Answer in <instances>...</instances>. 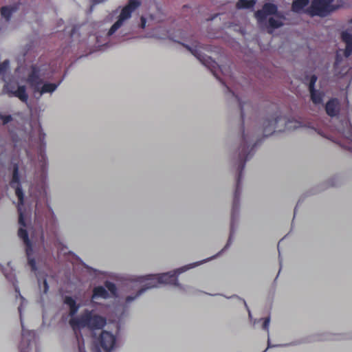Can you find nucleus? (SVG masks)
I'll use <instances>...</instances> for the list:
<instances>
[{"instance_id":"obj_24","label":"nucleus","mask_w":352,"mask_h":352,"mask_svg":"<svg viewBox=\"0 0 352 352\" xmlns=\"http://www.w3.org/2000/svg\"><path fill=\"white\" fill-rule=\"evenodd\" d=\"M18 236L20 239H21L25 245V248H27L28 252L31 250V247H32V243L28 237V234L27 230L24 228H20L18 230Z\"/></svg>"},{"instance_id":"obj_25","label":"nucleus","mask_w":352,"mask_h":352,"mask_svg":"<svg viewBox=\"0 0 352 352\" xmlns=\"http://www.w3.org/2000/svg\"><path fill=\"white\" fill-rule=\"evenodd\" d=\"M25 252L29 265L31 267L32 271H35L36 270V263L35 259L32 256L33 254L32 247H31L30 252H28L27 248H25Z\"/></svg>"},{"instance_id":"obj_20","label":"nucleus","mask_w":352,"mask_h":352,"mask_svg":"<svg viewBox=\"0 0 352 352\" xmlns=\"http://www.w3.org/2000/svg\"><path fill=\"white\" fill-rule=\"evenodd\" d=\"M309 0H295L292 3V9L294 12L298 13H306V10L309 7Z\"/></svg>"},{"instance_id":"obj_5","label":"nucleus","mask_w":352,"mask_h":352,"mask_svg":"<svg viewBox=\"0 0 352 352\" xmlns=\"http://www.w3.org/2000/svg\"><path fill=\"white\" fill-rule=\"evenodd\" d=\"M41 71V65L38 64L32 65L25 80L33 93L34 94H38L40 96L54 92L60 85V82L58 83H43Z\"/></svg>"},{"instance_id":"obj_30","label":"nucleus","mask_w":352,"mask_h":352,"mask_svg":"<svg viewBox=\"0 0 352 352\" xmlns=\"http://www.w3.org/2000/svg\"><path fill=\"white\" fill-rule=\"evenodd\" d=\"M64 302L67 305L69 308L76 304V300L71 296H66L64 299Z\"/></svg>"},{"instance_id":"obj_14","label":"nucleus","mask_w":352,"mask_h":352,"mask_svg":"<svg viewBox=\"0 0 352 352\" xmlns=\"http://www.w3.org/2000/svg\"><path fill=\"white\" fill-rule=\"evenodd\" d=\"M237 182H236V188L235 190L234 200L232 204L233 208V216L236 210L240 209V180L242 177V156L241 153H239L238 160H237Z\"/></svg>"},{"instance_id":"obj_32","label":"nucleus","mask_w":352,"mask_h":352,"mask_svg":"<svg viewBox=\"0 0 352 352\" xmlns=\"http://www.w3.org/2000/svg\"><path fill=\"white\" fill-rule=\"evenodd\" d=\"M78 309H79V305H78L77 304L72 306L69 308V315L71 316H74L77 313Z\"/></svg>"},{"instance_id":"obj_35","label":"nucleus","mask_w":352,"mask_h":352,"mask_svg":"<svg viewBox=\"0 0 352 352\" xmlns=\"http://www.w3.org/2000/svg\"><path fill=\"white\" fill-rule=\"evenodd\" d=\"M255 3L254 1H249L248 0H243V8H248L250 7H252L254 4Z\"/></svg>"},{"instance_id":"obj_50","label":"nucleus","mask_w":352,"mask_h":352,"mask_svg":"<svg viewBox=\"0 0 352 352\" xmlns=\"http://www.w3.org/2000/svg\"><path fill=\"white\" fill-rule=\"evenodd\" d=\"M263 352H265V351H263Z\"/></svg>"},{"instance_id":"obj_2","label":"nucleus","mask_w":352,"mask_h":352,"mask_svg":"<svg viewBox=\"0 0 352 352\" xmlns=\"http://www.w3.org/2000/svg\"><path fill=\"white\" fill-rule=\"evenodd\" d=\"M107 324L104 317L98 314H94L92 311L85 309L78 318H72L69 324L74 331L75 337L78 342L79 352H86L82 335L77 332V329L87 327L90 330L102 329Z\"/></svg>"},{"instance_id":"obj_37","label":"nucleus","mask_w":352,"mask_h":352,"mask_svg":"<svg viewBox=\"0 0 352 352\" xmlns=\"http://www.w3.org/2000/svg\"><path fill=\"white\" fill-rule=\"evenodd\" d=\"M216 66L219 67L220 70L221 71V72L223 74V76H226V74H224L223 67H221V66H219L217 64L214 65V67H212V71H211V72L214 74V76H215L217 78H219V77L217 76L215 71L214 70V69L216 67Z\"/></svg>"},{"instance_id":"obj_39","label":"nucleus","mask_w":352,"mask_h":352,"mask_svg":"<svg viewBox=\"0 0 352 352\" xmlns=\"http://www.w3.org/2000/svg\"><path fill=\"white\" fill-rule=\"evenodd\" d=\"M236 8L239 10L242 9V0H238L236 1Z\"/></svg>"},{"instance_id":"obj_3","label":"nucleus","mask_w":352,"mask_h":352,"mask_svg":"<svg viewBox=\"0 0 352 352\" xmlns=\"http://www.w3.org/2000/svg\"><path fill=\"white\" fill-rule=\"evenodd\" d=\"M186 266L179 268L173 272H169L166 273H163L161 274H148L144 276H140L138 278L137 281L140 283H144L145 281H148L144 287L141 288L134 296H126L125 301L126 303H130L133 300L140 296L142 294H143L146 289H151L153 287H157L159 284H168L173 285H179L177 280V276L189 269Z\"/></svg>"},{"instance_id":"obj_48","label":"nucleus","mask_w":352,"mask_h":352,"mask_svg":"<svg viewBox=\"0 0 352 352\" xmlns=\"http://www.w3.org/2000/svg\"><path fill=\"white\" fill-rule=\"evenodd\" d=\"M288 344H283V346H287Z\"/></svg>"},{"instance_id":"obj_47","label":"nucleus","mask_w":352,"mask_h":352,"mask_svg":"<svg viewBox=\"0 0 352 352\" xmlns=\"http://www.w3.org/2000/svg\"><path fill=\"white\" fill-rule=\"evenodd\" d=\"M349 22L352 23V18L350 19Z\"/></svg>"},{"instance_id":"obj_44","label":"nucleus","mask_w":352,"mask_h":352,"mask_svg":"<svg viewBox=\"0 0 352 352\" xmlns=\"http://www.w3.org/2000/svg\"><path fill=\"white\" fill-rule=\"evenodd\" d=\"M237 30L242 32V27L241 25H237Z\"/></svg>"},{"instance_id":"obj_4","label":"nucleus","mask_w":352,"mask_h":352,"mask_svg":"<svg viewBox=\"0 0 352 352\" xmlns=\"http://www.w3.org/2000/svg\"><path fill=\"white\" fill-rule=\"evenodd\" d=\"M255 16L261 25H265L268 32L272 34V30L281 27L285 17L278 12L277 6L271 3H265L263 9L255 13Z\"/></svg>"},{"instance_id":"obj_38","label":"nucleus","mask_w":352,"mask_h":352,"mask_svg":"<svg viewBox=\"0 0 352 352\" xmlns=\"http://www.w3.org/2000/svg\"><path fill=\"white\" fill-rule=\"evenodd\" d=\"M40 156H41V161H43V168H44V166H45V160H46V156L45 154L42 153V151H41V154H40Z\"/></svg>"},{"instance_id":"obj_26","label":"nucleus","mask_w":352,"mask_h":352,"mask_svg":"<svg viewBox=\"0 0 352 352\" xmlns=\"http://www.w3.org/2000/svg\"><path fill=\"white\" fill-rule=\"evenodd\" d=\"M239 209L238 210H236L235 213H234V215L233 216V208H232V214H231V225H230V235H232V233L233 232V227H234V221H235V218H236V216H238L239 214ZM230 241H231V236H230L229 239H228V243L226 245H225V248H227V246L229 245V243H230Z\"/></svg>"},{"instance_id":"obj_43","label":"nucleus","mask_w":352,"mask_h":352,"mask_svg":"<svg viewBox=\"0 0 352 352\" xmlns=\"http://www.w3.org/2000/svg\"><path fill=\"white\" fill-rule=\"evenodd\" d=\"M243 304H244V305L245 306V307L247 308V310H248V314H249V316H250V318H251V313H250V309H248V307L247 305L245 304V302L244 301H243Z\"/></svg>"},{"instance_id":"obj_36","label":"nucleus","mask_w":352,"mask_h":352,"mask_svg":"<svg viewBox=\"0 0 352 352\" xmlns=\"http://www.w3.org/2000/svg\"><path fill=\"white\" fill-rule=\"evenodd\" d=\"M43 293L46 294L48 292L49 286L46 279L43 280Z\"/></svg>"},{"instance_id":"obj_46","label":"nucleus","mask_w":352,"mask_h":352,"mask_svg":"<svg viewBox=\"0 0 352 352\" xmlns=\"http://www.w3.org/2000/svg\"><path fill=\"white\" fill-rule=\"evenodd\" d=\"M231 26H232V23H229L228 27H231Z\"/></svg>"},{"instance_id":"obj_51","label":"nucleus","mask_w":352,"mask_h":352,"mask_svg":"<svg viewBox=\"0 0 352 352\" xmlns=\"http://www.w3.org/2000/svg\"><path fill=\"white\" fill-rule=\"evenodd\" d=\"M263 352H265V351H263Z\"/></svg>"},{"instance_id":"obj_52","label":"nucleus","mask_w":352,"mask_h":352,"mask_svg":"<svg viewBox=\"0 0 352 352\" xmlns=\"http://www.w3.org/2000/svg\"><path fill=\"white\" fill-rule=\"evenodd\" d=\"M263 352H265V351H263Z\"/></svg>"},{"instance_id":"obj_17","label":"nucleus","mask_w":352,"mask_h":352,"mask_svg":"<svg viewBox=\"0 0 352 352\" xmlns=\"http://www.w3.org/2000/svg\"><path fill=\"white\" fill-rule=\"evenodd\" d=\"M133 10L127 7L124 6L119 15L118 19L116 22L109 30L107 36H110L113 35L122 25L123 21L131 17Z\"/></svg>"},{"instance_id":"obj_15","label":"nucleus","mask_w":352,"mask_h":352,"mask_svg":"<svg viewBox=\"0 0 352 352\" xmlns=\"http://www.w3.org/2000/svg\"><path fill=\"white\" fill-rule=\"evenodd\" d=\"M4 90L6 91L9 96L16 97L23 102L27 103L28 95L25 85H20L15 89L14 86L7 84L4 86Z\"/></svg>"},{"instance_id":"obj_18","label":"nucleus","mask_w":352,"mask_h":352,"mask_svg":"<svg viewBox=\"0 0 352 352\" xmlns=\"http://www.w3.org/2000/svg\"><path fill=\"white\" fill-rule=\"evenodd\" d=\"M22 327V341L19 345L20 352H29L30 345L32 339L34 338V332L32 331L25 330L24 329L23 322H21Z\"/></svg>"},{"instance_id":"obj_29","label":"nucleus","mask_w":352,"mask_h":352,"mask_svg":"<svg viewBox=\"0 0 352 352\" xmlns=\"http://www.w3.org/2000/svg\"><path fill=\"white\" fill-rule=\"evenodd\" d=\"M9 67V60H5L3 63H0V74H4Z\"/></svg>"},{"instance_id":"obj_8","label":"nucleus","mask_w":352,"mask_h":352,"mask_svg":"<svg viewBox=\"0 0 352 352\" xmlns=\"http://www.w3.org/2000/svg\"><path fill=\"white\" fill-rule=\"evenodd\" d=\"M316 75L307 76L305 80L308 84V89L310 94V98L312 103L318 109L324 108V98L325 96L324 91L321 89H317L315 84L317 81Z\"/></svg>"},{"instance_id":"obj_22","label":"nucleus","mask_w":352,"mask_h":352,"mask_svg":"<svg viewBox=\"0 0 352 352\" xmlns=\"http://www.w3.org/2000/svg\"><path fill=\"white\" fill-rule=\"evenodd\" d=\"M20 3H15L10 6H3L1 8V14L6 21H9L12 13L19 9Z\"/></svg>"},{"instance_id":"obj_1","label":"nucleus","mask_w":352,"mask_h":352,"mask_svg":"<svg viewBox=\"0 0 352 352\" xmlns=\"http://www.w3.org/2000/svg\"><path fill=\"white\" fill-rule=\"evenodd\" d=\"M327 113L331 117V124L322 129L327 138L352 152V126L346 116H338L339 101L333 98L324 106Z\"/></svg>"},{"instance_id":"obj_11","label":"nucleus","mask_w":352,"mask_h":352,"mask_svg":"<svg viewBox=\"0 0 352 352\" xmlns=\"http://www.w3.org/2000/svg\"><path fill=\"white\" fill-rule=\"evenodd\" d=\"M182 45L188 49L203 65L210 69V71H212V67H214L217 63L210 56H206L201 52V49L205 48L203 45H201V44L197 42H196L193 47H190L184 44H182Z\"/></svg>"},{"instance_id":"obj_6","label":"nucleus","mask_w":352,"mask_h":352,"mask_svg":"<svg viewBox=\"0 0 352 352\" xmlns=\"http://www.w3.org/2000/svg\"><path fill=\"white\" fill-rule=\"evenodd\" d=\"M342 38L346 44V48L344 50H339L337 51L334 63L336 75H344L348 72L350 68L349 58L352 55V34L344 32L342 34Z\"/></svg>"},{"instance_id":"obj_34","label":"nucleus","mask_w":352,"mask_h":352,"mask_svg":"<svg viewBox=\"0 0 352 352\" xmlns=\"http://www.w3.org/2000/svg\"><path fill=\"white\" fill-rule=\"evenodd\" d=\"M19 223L20 226H21L23 228L25 227V221L24 219V216L21 212H19Z\"/></svg>"},{"instance_id":"obj_16","label":"nucleus","mask_w":352,"mask_h":352,"mask_svg":"<svg viewBox=\"0 0 352 352\" xmlns=\"http://www.w3.org/2000/svg\"><path fill=\"white\" fill-rule=\"evenodd\" d=\"M256 141L243 135V164L254 156L256 152Z\"/></svg>"},{"instance_id":"obj_40","label":"nucleus","mask_w":352,"mask_h":352,"mask_svg":"<svg viewBox=\"0 0 352 352\" xmlns=\"http://www.w3.org/2000/svg\"><path fill=\"white\" fill-rule=\"evenodd\" d=\"M105 0H92L93 3L94 4H98V3H102L103 1H104Z\"/></svg>"},{"instance_id":"obj_19","label":"nucleus","mask_w":352,"mask_h":352,"mask_svg":"<svg viewBox=\"0 0 352 352\" xmlns=\"http://www.w3.org/2000/svg\"><path fill=\"white\" fill-rule=\"evenodd\" d=\"M263 131L265 136L270 135L274 131H277L274 114L271 116L266 117L263 119Z\"/></svg>"},{"instance_id":"obj_45","label":"nucleus","mask_w":352,"mask_h":352,"mask_svg":"<svg viewBox=\"0 0 352 352\" xmlns=\"http://www.w3.org/2000/svg\"><path fill=\"white\" fill-rule=\"evenodd\" d=\"M16 292H18V293H19V294L21 296V294H20V291H19L17 288H16Z\"/></svg>"},{"instance_id":"obj_49","label":"nucleus","mask_w":352,"mask_h":352,"mask_svg":"<svg viewBox=\"0 0 352 352\" xmlns=\"http://www.w3.org/2000/svg\"><path fill=\"white\" fill-rule=\"evenodd\" d=\"M263 352H265V351H263Z\"/></svg>"},{"instance_id":"obj_12","label":"nucleus","mask_w":352,"mask_h":352,"mask_svg":"<svg viewBox=\"0 0 352 352\" xmlns=\"http://www.w3.org/2000/svg\"><path fill=\"white\" fill-rule=\"evenodd\" d=\"M219 80L226 87V94L228 97L230 96L231 99L237 104L239 110L240 117H242V101L238 94V91L241 87V84H236L232 76H230L229 80L228 81V85L225 82L222 81L221 79Z\"/></svg>"},{"instance_id":"obj_7","label":"nucleus","mask_w":352,"mask_h":352,"mask_svg":"<svg viewBox=\"0 0 352 352\" xmlns=\"http://www.w3.org/2000/svg\"><path fill=\"white\" fill-rule=\"evenodd\" d=\"M344 4L343 0H313L306 12L307 14L312 16L325 17L342 8Z\"/></svg>"},{"instance_id":"obj_42","label":"nucleus","mask_w":352,"mask_h":352,"mask_svg":"<svg viewBox=\"0 0 352 352\" xmlns=\"http://www.w3.org/2000/svg\"><path fill=\"white\" fill-rule=\"evenodd\" d=\"M141 21H142V27L144 28V26H145V23H146V20L144 18L142 17L141 19Z\"/></svg>"},{"instance_id":"obj_10","label":"nucleus","mask_w":352,"mask_h":352,"mask_svg":"<svg viewBox=\"0 0 352 352\" xmlns=\"http://www.w3.org/2000/svg\"><path fill=\"white\" fill-rule=\"evenodd\" d=\"M286 124V130H294L300 127H307L314 129L316 132L323 137H328L322 130L318 122H303L294 118H287L284 122Z\"/></svg>"},{"instance_id":"obj_41","label":"nucleus","mask_w":352,"mask_h":352,"mask_svg":"<svg viewBox=\"0 0 352 352\" xmlns=\"http://www.w3.org/2000/svg\"><path fill=\"white\" fill-rule=\"evenodd\" d=\"M278 345H271L270 344V338H268V340H267V349L268 348H271V347H275V346H277Z\"/></svg>"},{"instance_id":"obj_28","label":"nucleus","mask_w":352,"mask_h":352,"mask_svg":"<svg viewBox=\"0 0 352 352\" xmlns=\"http://www.w3.org/2000/svg\"><path fill=\"white\" fill-rule=\"evenodd\" d=\"M140 5V3L139 0H129L126 6L131 8L133 11H134Z\"/></svg>"},{"instance_id":"obj_21","label":"nucleus","mask_w":352,"mask_h":352,"mask_svg":"<svg viewBox=\"0 0 352 352\" xmlns=\"http://www.w3.org/2000/svg\"><path fill=\"white\" fill-rule=\"evenodd\" d=\"M109 298V294L108 291L105 289V287L102 286H97L94 288L93 294L91 296V298L93 300L99 298L107 299Z\"/></svg>"},{"instance_id":"obj_27","label":"nucleus","mask_w":352,"mask_h":352,"mask_svg":"<svg viewBox=\"0 0 352 352\" xmlns=\"http://www.w3.org/2000/svg\"><path fill=\"white\" fill-rule=\"evenodd\" d=\"M104 286L108 289V291L111 294L112 296H116L117 287L113 283L107 280L104 282Z\"/></svg>"},{"instance_id":"obj_53","label":"nucleus","mask_w":352,"mask_h":352,"mask_svg":"<svg viewBox=\"0 0 352 352\" xmlns=\"http://www.w3.org/2000/svg\"><path fill=\"white\" fill-rule=\"evenodd\" d=\"M263 352H265V351H263Z\"/></svg>"},{"instance_id":"obj_31","label":"nucleus","mask_w":352,"mask_h":352,"mask_svg":"<svg viewBox=\"0 0 352 352\" xmlns=\"http://www.w3.org/2000/svg\"><path fill=\"white\" fill-rule=\"evenodd\" d=\"M0 119L2 120L3 124H6L12 120V117L10 115L4 116L0 113Z\"/></svg>"},{"instance_id":"obj_33","label":"nucleus","mask_w":352,"mask_h":352,"mask_svg":"<svg viewBox=\"0 0 352 352\" xmlns=\"http://www.w3.org/2000/svg\"><path fill=\"white\" fill-rule=\"evenodd\" d=\"M270 317H267L264 319L263 322V326H262L263 329L267 331H268V329H269V326H270Z\"/></svg>"},{"instance_id":"obj_9","label":"nucleus","mask_w":352,"mask_h":352,"mask_svg":"<svg viewBox=\"0 0 352 352\" xmlns=\"http://www.w3.org/2000/svg\"><path fill=\"white\" fill-rule=\"evenodd\" d=\"M19 166L18 163L12 164V175L10 182V186L15 190V194L18 198V210L20 211V206L23 205L24 194L20 179L19 172Z\"/></svg>"},{"instance_id":"obj_23","label":"nucleus","mask_w":352,"mask_h":352,"mask_svg":"<svg viewBox=\"0 0 352 352\" xmlns=\"http://www.w3.org/2000/svg\"><path fill=\"white\" fill-rule=\"evenodd\" d=\"M274 119L276 125V131L279 132L286 131V124L284 122L287 121V118L283 116L280 113H274Z\"/></svg>"},{"instance_id":"obj_13","label":"nucleus","mask_w":352,"mask_h":352,"mask_svg":"<svg viewBox=\"0 0 352 352\" xmlns=\"http://www.w3.org/2000/svg\"><path fill=\"white\" fill-rule=\"evenodd\" d=\"M116 338L111 333L102 331L98 339V344L104 352H111L116 344ZM95 352H102L100 349H96Z\"/></svg>"}]
</instances>
